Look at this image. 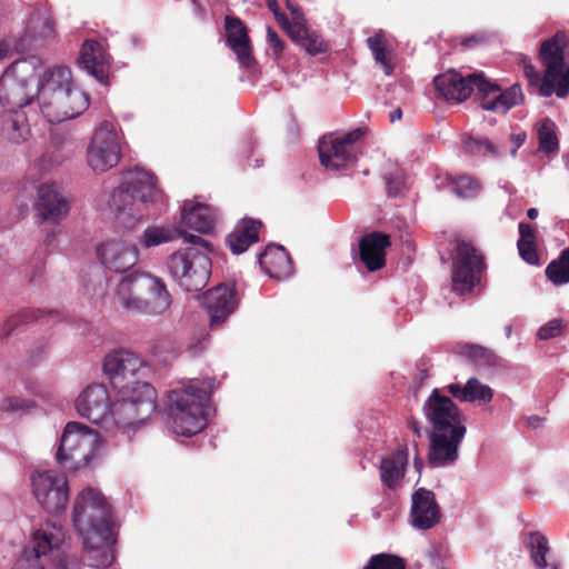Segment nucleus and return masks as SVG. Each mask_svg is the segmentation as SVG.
<instances>
[{
	"label": "nucleus",
	"mask_w": 569,
	"mask_h": 569,
	"mask_svg": "<svg viewBox=\"0 0 569 569\" xmlns=\"http://www.w3.org/2000/svg\"><path fill=\"white\" fill-rule=\"evenodd\" d=\"M566 37L557 33L549 40L542 42L540 48V59L545 67V76L540 79V73L526 57L520 59L523 73L530 84H539L540 94L550 97L553 93L558 98H565L569 93V63H565Z\"/></svg>",
	"instance_id": "7"
},
{
	"label": "nucleus",
	"mask_w": 569,
	"mask_h": 569,
	"mask_svg": "<svg viewBox=\"0 0 569 569\" xmlns=\"http://www.w3.org/2000/svg\"><path fill=\"white\" fill-rule=\"evenodd\" d=\"M142 272H132L120 279L113 290V302L120 305L128 311L141 312L146 309V300L140 296L142 293V286L139 279Z\"/></svg>",
	"instance_id": "31"
},
{
	"label": "nucleus",
	"mask_w": 569,
	"mask_h": 569,
	"mask_svg": "<svg viewBox=\"0 0 569 569\" xmlns=\"http://www.w3.org/2000/svg\"><path fill=\"white\" fill-rule=\"evenodd\" d=\"M409 427L415 432V435L417 437L421 436V428L417 421H415V420L409 421Z\"/></svg>",
	"instance_id": "63"
},
{
	"label": "nucleus",
	"mask_w": 569,
	"mask_h": 569,
	"mask_svg": "<svg viewBox=\"0 0 569 569\" xmlns=\"http://www.w3.org/2000/svg\"><path fill=\"white\" fill-rule=\"evenodd\" d=\"M202 305L209 313L211 327L220 326L238 306L234 288L219 284L208 290L202 296Z\"/></svg>",
	"instance_id": "25"
},
{
	"label": "nucleus",
	"mask_w": 569,
	"mask_h": 569,
	"mask_svg": "<svg viewBox=\"0 0 569 569\" xmlns=\"http://www.w3.org/2000/svg\"><path fill=\"white\" fill-rule=\"evenodd\" d=\"M64 539L66 531L61 525L54 521H46L32 531L26 548L44 557L50 562H56L61 557L67 556L62 550Z\"/></svg>",
	"instance_id": "17"
},
{
	"label": "nucleus",
	"mask_w": 569,
	"mask_h": 569,
	"mask_svg": "<svg viewBox=\"0 0 569 569\" xmlns=\"http://www.w3.org/2000/svg\"><path fill=\"white\" fill-rule=\"evenodd\" d=\"M390 117V121L391 122H395L397 120H400L401 117H402V110L400 108H397L396 110H393L392 112H390L389 114Z\"/></svg>",
	"instance_id": "62"
},
{
	"label": "nucleus",
	"mask_w": 569,
	"mask_h": 569,
	"mask_svg": "<svg viewBox=\"0 0 569 569\" xmlns=\"http://www.w3.org/2000/svg\"><path fill=\"white\" fill-rule=\"evenodd\" d=\"M121 158L120 136L116 126L103 121L96 129L87 150L88 166L96 173H103L116 167Z\"/></svg>",
	"instance_id": "13"
},
{
	"label": "nucleus",
	"mask_w": 569,
	"mask_h": 569,
	"mask_svg": "<svg viewBox=\"0 0 569 569\" xmlns=\"http://www.w3.org/2000/svg\"><path fill=\"white\" fill-rule=\"evenodd\" d=\"M485 33L482 32H477V33H473L471 36H468V37H465L461 39V44L463 47H472V46H477V44H481L485 42Z\"/></svg>",
	"instance_id": "58"
},
{
	"label": "nucleus",
	"mask_w": 569,
	"mask_h": 569,
	"mask_svg": "<svg viewBox=\"0 0 569 569\" xmlns=\"http://www.w3.org/2000/svg\"><path fill=\"white\" fill-rule=\"evenodd\" d=\"M49 562L44 557L24 547L12 569H46Z\"/></svg>",
	"instance_id": "46"
},
{
	"label": "nucleus",
	"mask_w": 569,
	"mask_h": 569,
	"mask_svg": "<svg viewBox=\"0 0 569 569\" xmlns=\"http://www.w3.org/2000/svg\"><path fill=\"white\" fill-rule=\"evenodd\" d=\"M267 44L268 50L271 51L273 59L278 60L283 53L284 42L279 38L277 32L268 27L267 28Z\"/></svg>",
	"instance_id": "51"
},
{
	"label": "nucleus",
	"mask_w": 569,
	"mask_h": 569,
	"mask_svg": "<svg viewBox=\"0 0 569 569\" xmlns=\"http://www.w3.org/2000/svg\"><path fill=\"white\" fill-rule=\"evenodd\" d=\"M128 388H120L116 399L111 397L103 383L87 386L76 399V410L79 416L92 423H103L107 428L116 426L126 432L154 412L156 390L151 385L138 386L140 396H129Z\"/></svg>",
	"instance_id": "1"
},
{
	"label": "nucleus",
	"mask_w": 569,
	"mask_h": 569,
	"mask_svg": "<svg viewBox=\"0 0 569 569\" xmlns=\"http://www.w3.org/2000/svg\"><path fill=\"white\" fill-rule=\"evenodd\" d=\"M32 492L38 503L48 512L64 511L69 500V481L57 470H36L30 476Z\"/></svg>",
	"instance_id": "12"
},
{
	"label": "nucleus",
	"mask_w": 569,
	"mask_h": 569,
	"mask_svg": "<svg viewBox=\"0 0 569 569\" xmlns=\"http://www.w3.org/2000/svg\"><path fill=\"white\" fill-rule=\"evenodd\" d=\"M209 342V336L207 333H201L199 337L191 341L188 346V351L191 356L196 357L202 353Z\"/></svg>",
	"instance_id": "55"
},
{
	"label": "nucleus",
	"mask_w": 569,
	"mask_h": 569,
	"mask_svg": "<svg viewBox=\"0 0 569 569\" xmlns=\"http://www.w3.org/2000/svg\"><path fill=\"white\" fill-rule=\"evenodd\" d=\"M266 3H267V7L269 8V10L273 13L278 23L284 30H287L291 26L292 21H290L283 12H281L278 1L277 0H266Z\"/></svg>",
	"instance_id": "53"
},
{
	"label": "nucleus",
	"mask_w": 569,
	"mask_h": 569,
	"mask_svg": "<svg viewBox=\"0 0 569 569\" xmlns=\"http://www.w3.org/2000/svg\"><path fill=\"white\" fill-rule=\"evenodd\" d=\"M36 210L40 222L59 224L69 214L70 202L58 183L46 182L38 188Z\"/></svg>",
	"instance_id": "19"
},
{
	"label": "nucleus",
	"mask_w": 569,
	"mask_h": 569,
	"mask_svg": "<svg viewBox=\"0 0 569 569\" xmlns=\"http://www.w3.org/2000/svg\"><path fill=\"white\" fill-rule=\"evenodd\" d=\"M450 190L459 198L471 199L479 194L480 182L470 176L449 177Z\"/></svg>",
	"instance_id": "40"
},
{
	"label": "nucleus",
	"mask_w": 569,
	"mask_h": 569,
	"mask_svg": "<svg viewBox=\"0 0 569 569\" xmlns=\"http://www.w3.org/2000/svg\"><path fill=\"white\" fill-rule=\"evenodd\" d=\"M563 323L561 319H552L542 325L538 331L537 337L540 340H549L559 337L562 333Z\"/></svg>",
	"instance_id": "49"
},
{
	"label": "nucleus",
	"mask_w": 569,
	"mask_h": 569,
	"mask_svg": "<svg viewBox=\"0 0 569 569\" xmlns=\"http://www.w3.org/2000/svg\"><path fill=\"white\" fill-rule=\"evenodd\" d=\"M261 222L252 219H243L237 223L233 231L227 237V243L234 254H241L250 244L258 241V232Z\"/></svg>",
	"instance_id": "37"
},
{
	"label": "nucleus",
	"mask_w": 569,
	"mask_h": 569,
	"mask_svg": "<svg viewBox=\"0 0 569 569\" xmlns=\"http://www.w3.org/2000/svg\"><path fill=\"white\" fill-rule=\"evenodd\" d=\"M33 407V402L29 399L9 396L2 399L0 410L2 412H12L23 415Z\"/></svg>",
	"instance_id": "47"
},
{
	"label": "nucleus",
	"mask_w": 569,
	"mask_h": 569,
	"mask_svg": "<svg viewBox=\"0 0 569 569\" xmlns=\"http://www.w3.org/2000/svg\"><path fill=\"white\" fill-rule=\"evenodd\" d=\"M62 159L56 151L43 152L32 164L30 174L33 179H40L46 172L59 166Z\"/></svg>",
	"instance_id": "43"
},
{
	"label": "nucleus",
	"mask_w": 569,
	"mask_h": 569,
	"mask_svg": "<svg viewBox=\"0 0 569 569\" xmlns=\"http://www.w3.org/2000/svg\"><path fill=\"white\" fill-rule=\"evenodd\" d=\"M408 448L399 447L381 458L379 462V476L382 486L389 490L401 487L408 466Z\"/></svg>",
	"instance_id": "29"
},
{
	"label": "nucleus",
	"mask_w": 569,
	"mask_h": 569,
	"mask_svg": "<svg viewBox=\"0 0 569 569\" xmlns=\"http://www.w3.org/2000/svg\"><path fill=\"white\" fill-rule=\"evenodd\" d=\"M462 355L471 358L475 361L486 359L488 357V349L478 345H466L462 347Z\"/></svg>",
	"instance_id": "54"
},
{
	"label": "nucleus",
	"mask_w": 569,
	"mask_h": 569,
	"mask_svg": "<svg viewBox=\"0 0 569 569\" xmlns=\"http://www.w3.org/2000/svg\"><path fill=\"white\" fill-rule=\"evenodd\" d=\"M102 370L113 389L118 391L120 388H128L129 396L134 398L140 396L138 386L149 385L141 380L149 368L139 356L124 349H116L107 353Z\"/></svg>",
	"instance_id": "9"
},
{
	"label": "nucleus",
	"mask_w": 569,
	"mask_h": 569,
	"mask_svg": "<svg viewBox=\"0 0 569 569\" xmlns=\"http://www.w3.org/2000/svg\"><path fill=\"white\" fill-rule=\"evenodd\" d=\"M452 289L458 295L470 291L479 281L486 264L477 249L466 242L458 241L452 252Z\"/></svg>",
	"instance_id": "14"
},
{
	"label": "nucleus",
	"mask_w": 569,
	"mask_h": 569,
	"mask_svg": "<svg viewBox=\"0 0 569 569\" xmlns=\"http://www.w3.org/2000/svg\"><path fill=\"white\" fill-rule=\"evenodd\" d=\"M413 466H415V469L417 470V472L421 473V470L423 468L422 459L419 458L418 456H416L415 459H413Z\"/></svg>",
	"instance_id": "64"
},
{
	"label": "nucleus",
	"mask_w": 569,
	"mask_h": 569,
	"mask_svg": "<svg viewBox=\"0 0 569 569\" xmlns=\"http://www.w3.org/2000/svg\"><path fill=\"white\" fill-rule=\"evenodd\" d=\"M480 73H461L449 70L446 73L438 74L433 79V84L441 98L450 102H461L471 93H477Z\"/></svg>",
	"instance_id": "21"
},
{
	"label": "nucleus",
	"mask_w": 569,
	"mask_h": 569,
	"mask_svg": "<svg viewBox=\"0 0 569 569\" xmlns=\"http://www.w3.org/2000/svg\"><path fill=\"white\" fill-rule=\"evenodd\" d=\"M159 197L153 173L134 167L121 172L120 183L110 194L109 208L121 227L133 229L146 217L147 204Z\"/></svg>",
	"instance_id": "5"
},
{
	"label": "nucleus",
	"mask_w": 569,
	"mask_h": 569,
	"mask_svg": "<svg viewBox=\"0 0 569 569\" xmlns=\"http://www.w3.org/2000/svg\"><path fill=\"white\" fill-rule=\"evenodd\" d=\"M517 247L519 250L520 257L529 264L536 266L539 264V257L535 247V242H526L523 240H518Z\"/></svg>",
	"instance_id": "50"
},
{
	"label": "nucleus",
	"mask_w": 569,
	"mask_h": 569,
	"mask_svg": "<svg viewBox=\"0 0 569 569\" xmlns=\"http://www.w3.org/2000/svg\"><path fill=\"white\" fill-rule=\"evenodd\" d=\"M139 284L142 286V292L147 291L150 295V300H146V309H142L141 313H164L171 306L172 298L162 279L142 272V277L139 279Z\"/></svg>",
	"instance_id": "32"
},
{
	"label": "nucleus",
	"mask_w": 569,
	"mask_h": 569,
	"mask_svg": "<svg viewBox=\"0 0 569 569\" xmlns=\"http://www.w3.org/2000/svg\"><path fill=\"white\" fill-rule=\"evenodd\" d=\"M78 62L83 70L100 83L107 84L110 59L101 42L86 40L81 47Z\"/></svg>",
	"instance_id": "27"
},
{
	"label": "nucleus",
	"mask_w": 569,
	"mask_h": 569,
	"mask_svg": "<svg viewBox=\"0 0 569 569\" xmlns=\"http://www.w3.org/2000/svg\"><path fill=\"white\" fill-rule=\"evenodd\" d=\"M227 44L236 54L241 67L250 68L254 64L251 53L250 40L246 27L240 19L226 17Z\"/></svg>",
	"instance_id": "30"
},
{
	"label": "nucleus",
	"mask_w": 569,
	"mask_h": 569,
	"mask_svg": "<svg viewBox=\"0 0 569 569\" xmlns=\"http://www.w3.org/2000/svg\"><path fill=\"white\" fill-rule=\"evenodd\" d=\"M11 51V44L8 40L0 41V61L6 59Z\"/></svg>",
	"instance_id": "60"
},
{
	"label": "nucleus",
	"mask_w": 569,
	"mask_h": 569,
	"mask_svg": "<svg viewBox=\"0 0 569 569\" xmlns=\"http://www.w3.org/2000/svg\"><path fill=\"white\" fill-rule=\"evenodd\" d=\"M33 316L28 310H22L19 313L10 317L6 322L7 332H13L19 323H29L32 320Z\"/></svg>",
	"instance_id": "52"
},
{
	"label": "nucleus",
	"mask_w": 569,
	"mask_h": 569,
	"mask_svg": "<svg viewBox=\"0 0 569 569\" xmlns=\"http://www.w3.org/2000/svg\"><path fill=\"white\" fill-rule=\"evenodd\" d=\"M258 262L271 278L286 279L292 274L291 259L282 246L269 244L258 254Z\"/></svg>",
	"instance_id": "33"
},
{
	"label": "nucleus",
	"mask_w": 569,
	"mask_h": 569,
	"mask_svg": "<svg viewBox=\"0 0 569 569\" xmlns=\"http://www.w3.org/2000/svg\"><path fill=\"white\" fill-rule=\"evenodd\" d=\"M36 59H21L11 63L0 78V103L4 110H22L33 96L27 92L28 76L36 71Z\"/></svg>",
	"instance_id": "11"
},
{
	"label": "nucleus",
	"mask_w": 569,
	"mask_h": 569,
	"mask_svg": "<svg viewBox=\"0 0 569 569\" xmlns=\"http://www.w3.org/2000/svg\"><path fill=\"white\" fill-rule=\"evenodd\" d=\"M518 229L520 233L519 240H523L526 242H535V231L530 224L522 221L519 223Z\"/></svg>",
	"instance_id": "56"
},
{
	"label": "nucleus",
	"mask_w": 569,
	"mask_h": 569,
	"mask_svg": "<svg viewBox=\"0 0 569 569\" xmlns=\"http://www.w3.org/2000/svg\"><path fill=\"white\" fill-rule=\"evenodd\" d=\"M217 388L211 377L179 381L167 391L166 423L178 436L192 437L208 425L210 395Z\"/></svg>",
	"instance_id": "3"
},
{
	"label": "nucleus",
	"mask_w": 569,
	"mask_h": 569,
	"mask_svg": "<svg viewBox=\"0 0 569 569\" xmlns=\"http://www.w3.org/2000/svg\"><path fill=\"white\" fill-rule=\"evenodd\" d=\"M22 24V32L14 44L18 51H26L34 47L37 42L50 39L54 34L49 11L41 4L29 6L27 8Z\"/></svg>",
	"instance_id": "16"
},
{
	"label": "nucleus",
	"mask_w": 569,
	"mask_h": 569,
	"mask_svg": "<svg viewBox=\"0 0 569 569\" xmlns=\"http://www.w3.org/2000/svg\"><path fill=\"white\" fill-rule=\"evenodd\" d=\"M365 569H406L405 561L395 555L378 553L370 557Z\"/></svg>",
	"instance_id": "44"
},
{
	"label": "nucleus",
	"mask_w": 569,
	"mask_h": 569,
	"mask_svg": "<svg viewBox=\"0 0 569 569\" xmlns=\"http://www.w3.org/2000/svg\"><path fill=\"white\" fill-rule=\"evenodd\" d=\"M172 240V231L169 228L151 226L144 229L139 238L143 248L157 247Z\"/></svg>",
	"instance_id": "41"
},
{
	"label": "nucleus",
	"mask_w": 569,
	"mask_h": 569,
	"mask_svg": "<svg viewBox=\"0 0 569 569\" xmlns=\"http://www.w3.org/2000/svg\"><path fill=\"white\" fill-rule=\"evenodd\" d=\"M536 134L539 143V150L546 154H556L559 150L557 137V126L549 118L540 120L536 124Z\"/></svg>",
	"instance_id": "39"
},
{
	"label": "nucleus",
	"mask_w": 569,
	"mask_h": 569,
	"mask_svg": "<svg viewBox=\"0 0 569 569\" xmlns=\"http://www.w3.org/2000/svg\"><path fill=\"white\" fill-rule=\"evenodd\" d=\"M390 246V237L373 231L365 234L359 241L360 261L370 271L382 269L386 264V249Z\"/></svg>",
	"instance_id": "28"
},
{
	"label": "nucleus",
	"mask_w": 569,
	"mask_h": 569,
	"mask_svg": "<svg viewBox=\"0 0 569 569\" xmlns=\"http://www.w3.org/2000/svg\"><path fill=\"white\" fill-rule=\"evenodd\" d=\"M546 276L556 286L569 283V263L560 257L552 260L546 268Z\"/></svg>",
	"instance_id": "45"
},
{
	"label": "nucleus",
	"mask_w": 569,
	"mask_h": 569,
	"mask_svg": "<svg viewBox=\"0 0 569 569\" xmlns=\"http://www.w3.org/2000/svg\"><path fill=\"white\" fill-rule=\"evenodd\" d=\"M54 563V569H79V565L68 556L61 557Z\"/></svg>",
	"instance_id": "59"
},
{
	"label": "nucleus",
	"mask_w": 569,
	"mask_h": 569,
	"mask_svg": "<svg viewBox=\"0 0 569 569\" xmlns=\"http://www.w3.org/2000/svg\"><path fill=\"white\" fill-rule=\"evenodd\" d=\"M526 138H527V136H526V132H523V131L515 132V133L510 134V141L512 144L510 153L512 157L516 156L517 150L523 144V142L526 141Z\"/></svg>",
	"instance_id": "57"
},
{
	"label": "nucleus",
	"mask_w": 569,
	"mask_h": 569,
	"mask_svg": "<svg viewBox=\"0 0 569 569\" xmlns=\"http://www.w3.org/2000/svg\"><path fill=\"white\" fill-rule=\"evenodd\" d=\"M525 545L536 569H560V561L542 533L538 531L527 533Z\"/></svg>",
	"instance_id": "34"
},
{
	"label": "nucleus",
	"mask_w": 569,
	"mask_h": 569,
	"mask_svg": "<svg viewBox=\"0 0 569 569\" xmlns=\"http://www.w3.org/2000/svg\"><path fill=\"white\" fill-rule=\"evenodd\" d=\"M217 221L218 213L213 207L188 200L184 201L181 209L178 232L180 233L186 228L200 233H209L214 229Z\"/></svg>",
	"instance_id": "26"
},
{
	"label": "nucleus",
	"mask_w": 569,
	"mask_h": 569,
	"mask_svg": "<svg viewBox=\"0 0 569 569\" xmlns=\"http://www.w3.org/2000/svg\"><path fill=\"white\" fill-rule=\"evenodd\" d=\"M0 129L3 138L22 143L30 134L27 116L22 110H3L0 116Z\"/></svg>",
	"instance_id": "36"
},
{
	"label": "nucleus",
	"mask_w": 569,
	"mask_h": 569,
	"mask_svg": "<svg viewBox=\"0 0 569 569\" xmlns=\"http://www.w3.org/2000/svg\"><path fill=\"white\" fill-rule=\"evenodd\" d=\"M477 97L485 110L506 113L522 101L523 94L518 83L502 90L498 84L491 83L482 77L478 81Z\"/></svg>",
	"instance_id": "18"
},
{
	"label": "nucleus",
	"mask_w": 569,
	"mask_h": 569,
	"mask_svg": "<svg viewBox=\"0 0 569 569\" xmlns=\"http://www.w3.org/2000/svg\"><path fill=\"white\" fill-rule=\"evenodd\" d=\"M527 423H528V427H530L531 429H537L542 426L543 418H540L538 416H531L528 418Z\"/></svg>",
	"instance_id": "61"
},
{
	"label": "nucleus",
	"mask_w": 569,
	"mask_h": 569,
	"mask_svg": "<svg viewBox=\"0 0 569 569\" xmlns=\"http://www.w3.org/2000/svg\"><path fill=\"white\" fill-rule=\"evenodd\" d=\"M466 433L467 430L430 432L429 463L436 468L455 463Z\"/></svg>",
	"instance_id": "22"
},
{
	"label": "nucleus",
	"mask_w": 569,
	"mask_h": 569,
	"mask_svg": "<svg viewBox=\"0 0 569 569\" xmlns=\"http://www.w3.org/2000/svg\"><path fill=\"white\" fill-rule=\"evenodd\" d=\"M466 151L473 154H490L491 157H498L499 152L497 148L489 140H478L469 138L463 142Z\"/></svg>",
	"instance_id": "48"
},
{
	"label": "nucleus",
	"mask_w": 569,
	"mask_h": 569,
	"mask_svg": "<svg viewBox=\"0 0 569 569\" xmlns=\"http://www.w3.org/2000/svg\"><path fill=\"white\" fill-rule=\"evenodd\" d=\"M37 102L48 122L60 123L83 113L89 106V98L73 84L68 68L53 67L39 78Z\"/></svg>",
	"instance_id": "4"
},
{
	"label": "nucleus",
	"mask_w": 569,
	"mask_h": 569,
	"mask_svg": "<svg viewBox=\"0 0 569 569\" xmlns=\"http://www.w3.org/2000/svg\"><path fill=\"white\" fill-rule=\"evenodd\" d=\"M447 390L452 395V397L461 402H478L479 405H486L493 398V390L475 377L468 379L465 386L450 383L447 386Z\"/></svg>",
	"instance_id": "35"
},
{
	"label": "nucleus",
	"mask_w": 569,
	"mask_h": 569,
	"mask_svg": "<svg viewBox=\"0 0 569 569\" xmlns=\"http://www.w3.org/2000/svg\"><path fill=\"white\" fill-rule=\"evenodd\" d=\"M97 256L107 269L124 272L138 262L139 251L134 243L111 239L97 247Z\"/></svg>",
	"instance_id": "20"
},
{
	"label": "nucleus",
	"mask_w": 569,
	"mask_h": 569,
	"mask_svg": "<svg viewBox=\"0 0 569 569\" xmlns=\"http://www.w3.org/2000/svg\"><path fill=\"white\" fill-rule=\"evenodd\" d=\"M100 446L101 438L97 431L71 421L60 437L56 460L71 471L89 468L98 460Z\"/></svg>",
	"instance_id": "8"
},
{
	"label": "nucleus",
	"mask_w": 569,
	"mask_h": 569,
	"mask_svg": "<svg viewBox=\"0 0 569 569\" xmlns=\"http://www.w3.org/2000/svg\"><path fill=\"white\" fill-rule=\"evenodd\" d=\"M441 519V510L431 490L419 488L411 496L410 525L420 531L437 526Z\"/></svg>",
	"instance_id": "23"
},
{
	"label": "nucleus",
	"mask_w": 569,
	"mask_h": 569,
	"mask_svg": "<svg viewBox=\"0 0 569 569\" xmlns=\"http://www.w3.org/2000/svg\"><path fill=\"white\" fill-rule=\"evenodd\" d=\"M72 526L82 539L83 560L89 567L103 569L113 562L111 507L102 492L93 487L83 488L74 498Z\"/></svg>",
	"instance_id": "2"
},
{
	"label": "nucleus",
	"mask_w": 569,
	"mask_h": 569,
	"mask_svg": "<svg viewBox=\"0 0 569 569\" xmlns=\"http://www.w3.org/2000/svg\"><path fill=\"white\" fill-rule=\"evenodd\" d=\"M190 247L180 248L167 259V269L174 282L184 291L202 290L211 276L212 244L199 236L180 231Z\"/></svg>",
	"instance_id": "6"
},
{
	"label": "nucleus",
	"mask_w": 569,
	"mask_h": 569,
	"mask_svg": "<svg viewBox=\"0 0 569 569\" xmlns=\"http://www.w3.org/2000/svg\"><path fill=\"white\" fill-rule=\"evenodd\" d=\"M287 4L293 16L291 26L286 30L290 39L309 56L326 53L329 46L322 36L307 26L303 14L295 9L289 1Z\"/></svg>",
	"instance_id": "24"
},
{
	"label": "nucleus",
	"mask_w": 569,
	"mask_h": 569,
	"mask_svg": "<svg viewBox=\"0 0 569 569\" xmlns=\"http://www.w3.org/2000/svg\"><path fill=\"white\" fill-rule=\"evenodd\" d=\"M367 44L371 51L375 61L379 64L386 76H391L393 72V63L390 53L387 50V38L383 30H378L372 37L367 39Z\"/></svg>",
	"instance_id": "38"
},
{
	"label": "nucleus",
	"mask_w": 569,
	"mask_h": 569,
	"mask_svg": "<svg viewBox=\"0 0 569 569\" xmlns=\"http://www.w3.org/2000/svg\"><path fill=\"white\" fill-rule=\"evenodd\" d=\"M363 130L353 129L346 133H330L319 141V159L330 171H342L351 168L360 151Z\"/></svg>",
	"instance_id": "10"
},
{
	"label": "nucleus",
	"mask_w": 569,
	"mask_h": 569,
	"mask_svg": "<svg viewBox=\"0 0 569 569\" xmlns=\"http://www.w3.org/2000/svg\"><path fill=\"white\" fill-rule=\"evenodd\" d=\"M386 190L389 197L398 198L405 193L406 179L403 170L398 166H391L383 174Z\"/></svg>",
	"instance_id": "42"
},
{
	"label": "nucleus",
	"mask_w": 569,
	"mask_h": 569,
	"mask_svg": "<svg viewBox=\"0 0 569 569\" xmlns=\"http://www.w3.org/2000/svg\"><path fill=\"white\" fill-rule=\"evenodd\" d=\"M422 411L431 432L467 430L466 418L451 398L433 389L423 403Z\"/></svg>",
	"instance_id": "15"
}]
</instances>
